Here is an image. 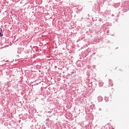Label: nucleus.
Returning <instances> with one entry per match:
<instances>
[{
	"label": "nucleus",
	"instance_id": "obj_1",
	"mask_svg": "<svg viewBox=\"0 0 129 129\" xmlns=\"http://www.w3.org/2000/svg\"><path fill=\"white\" fill-rule=\"evenodd\" d=\"M31 54H32V50H28L26 51H24V52H23L22 56V57H23V58H25V59H27L31 57Z\"/></svg>",
	"mask_w": 129,
	"mask_h": 129
},
{
	"label": "nucleus",
	"instance_id": "obj_2",
	"mask_svg": "<svg viewBox=\"0 0 129 129\" xmlns=\"http://www.w3.org/2000/svg\"><path fill=\"white\" fill-rule=\"evenodd\" d=\"M34 32H35V33H39V32H40L41 31V30H40L39 29V27H35L34 29Z\"/></svg>",
	"mask_w": 129,
	"mask_h": 129
},
{
	"label": "nucleus",
	"instance_id": "obj_3",
	"mask_svg": "<svg viewBox=\"0 0 129 129\" xmlns=\"http://www.w3.org/2000/svg\"><path fill=\"white\" fill-rule=\"evenodd\" d=\"M103 98H102V97L101 96H99L97 97V100L98 102H101V101H102Z\"/></svg>",
	"mask_w": 129,
	"mask_h": 129
},
{
	"label": "nucleus",
	"instance_id": "obj_4",
	"mask_svg": "<svg viewBox=\"0 0 129 129\" xmlns=\"http://www.w3.org/2000/svg\"><path fill=\"white\" fill-rule=\"evenodd\" d=\"M17 52L18 54H22V55H23V53H24V51H22V48H19Z\"/></svg>",
	"mask_w": 129,
	"mask_h": 129
},
{
	"label": "nucleus",
	"instance_id": "obj_5",
	"mask_svg": "<svg viewBox=\"0 0 129 129\" xmlns=\"http://www.w3.org/2000/svg\"><path fill=\"white\" fill-rule=\"evenodd\" d=\"M3 33H4V31H3V29H2L1 28H0V38L4 36V34Z\"/></svg>",
	"mask_w": 129,
	"mask_h": 129
},
{
	"label": "nucleus",
	"instance_id": "obj_6",
	"mask_svg": "<svg viewBox=\"0 0 129 129\" xmlns=\"http://www.w3.org/2000/svg\"><path fill=\"white\" fill-rule=\"evenodd\" d=\"M122 11L124 13L128 11V8H127V7L124 8L122 9Z\"/></svg>",
	"mask_w": 129,
	"mask_h": 129
},
{
	"label": "nucleus",
	"instance_id": "obj_7",
	"mask_svg": "<svg viewBox=\"0 0 129 129\" xmlns=\"http://www.w3.org/2000/svg\"><path fill=\"white\" fill-rule=\"evenodd\" d=\"M109 86H113V83H112V81L111 80H109Z\"/></svg>",
	"mask_w": 129,
	"mask_h": 129
},
{
	"label": "nucleus",
	"instance_id": "obj_8",
	"mask_svg": "<svg viewBox=\"0 0 129 129\" xmlns=\"http://www.w3.org/2000/svg\"><path fill=\"white\" fill-rule=\"evenodd\" d=\"M99 86V87H101L102 86H103V83L101 82H99L98 83Z\"/></svg>",
	"mask_w": 129,
	"mask_h": 129
},
{
	"label": "nucleus",
	"instance_id": "obj_9",
	"mask_svg": "<svg viewBox=\"0 0 129 129\" xmlns=\"http://www.w3.org/2000/svg\"><path fill=\"white\" fill-rule=\"evenodd\" d=\"M104 100L106 102H107L108 101V97H105Z\"/></svg>",
	"mask_w": 129,
	"mask_h": 129
},
{
	"label": "nucleus",
	"instance_id": "obj_10",
	"mask_svg": "<svg viewBox=\"0 0 129 129\" xmlns=\"http://www.w3.org/2000/svg\"><path fill=\"white\" fill-rule=\"evenodd\" d=\"M2 62H3L4 64H6L7 62H8L7 60H5V59L1 60Z\"/></svg>",
	"mask_w": 129,
	"mask_h": 129
},
{
	"label": "nucleus",
	"instance_id": "obj_11",
	"mask_svg": "<svg viewBox=\"0 0 129 129\" xmlns=\"http://www.w3.org/2000/svg\"><path fill=\"white\" fill-rule=\"evenodd\" d=\"M93 11H94V13H97L98 12V10H96V9H93Z\"/></svg>",
	"mask_w": 129,
	"mask_h": 129
},
{
	"label": "nucleus",
	"instance_id": "obj_12",
	"mask_svg": "<svg viewBox=\"0 0 129 129\" xmlns=\"http://www.w3.org/2000/svg\"><path fill=\"white\" fill-rule=\"evenodd\" d=\"M74 73H76V72L74 70V71H73L71 72L72 75H73V74H74Z\"/></svg>",
	"mask_w": 129,
	"mask_h": 129
},
{
	"label": "nucleus",
	"instance_id": "obj_13",
	"mask_svg": "<svg viewBox=\"0 0 129 129\" xmlns=\"http://www.w3.org/2000/svg\"><path fill=\"white\" fill-rule=\"evenodd\" d=\"M96 86L97 85V84L96 83H95Z\"/></svg>",
	"mask_w": 129,
	"mask_h": 129
},
{
	"label": "nucleus",
	"instance_id": "obj_14",
	"mask_svg": "<svg viewBox=\"0 0 129 129\" xmlns=\"http://www.w3.org/2000/svg\"><path fill=\"white\" fill-rule=\"evenodd\" d=\"M99 110H100V111L101 110V108H99Z\"/></svg>",
	"mask_w": 129,
	"mask_h": 129
},
{
	"label": "nucleus",
	"instance_id": "obj_15",
	"mask_svg": "<svg viewBox=\"0 0 129 129\" xmlns=\"http://www.w3.org/2000/svg\"><path fill=\"white\" fill-rule=\"evenodd\" d=\"M112 16L113 17V14H112Z\"/></svg>",
	"mask_w": 129,
	"mask_h": 129
},
{
	"label": "nucleus",
	"instance_id": "obj_16",
	"mask_svg": "<svg viewBox=\"0 0 129 129\" xmlns=\"http://www.w3.org/2000/svg\"><path fill=\"white\" fill-rule=\"evenodd\" d=\"M91 86H92V85H91Z\"/></svg>",
	"mask_w": 129,
	"mask_h": 129
}]
</instances>
